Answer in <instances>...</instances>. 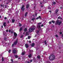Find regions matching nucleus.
Here are the masks:
<instances>
[{
	"label": "nucleus",
	"mask_w": 63,
	"mask_h": 63,
	"mask_svg": "<svg viewBox=\"0 0 63 63\" xmlns=\"http://www.w3.org/2000/svg\"><path fill=\"white\" fill-rule=\"evenodd\" d=\"M32 28H30L29 30V32H32L33 31L35 30V29H36V26H35L33 25L32 26Z\"/></svg>",
	"instance_id": "obj_1"
},
{
	"label": "nucleus",
	"mask_w": 63,
	"mask_h": 63,
	"mask_svg": "<svg viewBox=\"0 0 63 63\" xmlns=\"http://www.w3.org/2000/svg\"><path fill=\"white\" fill-rule=\"evenodd\" d=\"M49 59L50 60H53L55 59V56L53 55H52L49 56Z\"/></svg>",
	"instance_id": "obj_2"
},
{
	"label": "nucleus",
	"mask_w": 63,
	"mask_h": 63,
	"mask_svg": "<svg viewBox=\"0 0 63 63\" xmlns=\"http://www.w3.org/2000/svg\"><path fill=\"white\" fill-rule=\"evenodd\" d=\"M61 23H62V22L61 21L59 22V20H57L55 22V24L56 25H57L58 24L59 25H60Z\"/></svg>",
	"instance_id": "obj_3"
},
{
	"label": "nucleus",
	"mask_w": 63,
	"mask_h": 63,
	"mask_svg": "<svg viewBox=\"0 0 63 63\" xmlns=\"http://www.w3.org/2000/svg\"><path fill=\"white\" fill-rule=\"evenodd\" d=\"M17 43H18L17 40H16V41L14 42V43L12 44V47H13L14 46L16 45L17 44Z\"/></svg>",
	"instance_id": "obj_4"
},
{
	"label": "nucleus",
	"mask_w": 63,
	"mask_h": 63,
	"mask_svg": "<svg viewBox=\"0 0 63 63\" xmlns=\"http://www.w3.org/2000/svg\"><path fill=\"white\" fill-rule=\"evenodd\" d=\"M21 9L22 10V11L23 12L24 11V10H25V8H24V5H22Z\"/></svg>",
	"instance_id": "obj_5"
},
{
	"label": "nucleus",
	"mask_w": 63,
	"mask_h": 63,
	"mask_svg": "<svg viewBox=\"0 0 63 63\" xmlns=\"http://www.w3.org/2000/svg\"><path fill=\"white\" fill-rule=\"evenodd\" d=\"M16 50L15 49L13 50L12 51V52L13 53H16Z\"/></svg>",
	"instance_id": "obj_6"
},
{
	"label": "nucleus",
	"mask_w": 63,
	"mask_h": 63,
	"mask_svg": "<svg viewBox=\"0 0 63 63\" xmlns=\"http://www.w3.org/2000/svg\"><path fill=\"white\" fill-rule=\"evenodd\" d=\"M25 46L26 47V48H28V47H29V46H28V45L27 44H25Z\"/></svg>",
	"instance_id": "obj_7"
},
{
	"label": "nucleus",
	"mask_w": 63,
	"mask_h": 63,
	"mask_svg": "<svg viewBox=\"0 0 63 63\" xmlns=\"http://www.w3.org/2000/svg\"><path fill=\"white\" fill-rule=\"evenodd\" d=\"M14 36L15 37H17V34L16 33V32H14Z\"/></svg>",
	"instance_id": "obj_8"
},
{
	"label": "nucleus",
	"mask_w": 63,
	"mask_h": 63,
	"mask_svg": "<svg viewBox=\"0 0 63 63\" xmlns=\"http://www.w3.org/2000/svg\"><path fill=\"white\" fill-rule=\"evenodd\" d=\"M37 27H38V28L40 30V29H41V28H40L41 27V25H38V26Z\"/></svg>",
	"instance_id": "obj_9"
},
{
	"label": "nucleus",
	"mask_w": 63,
	"mask_h": 63,
	"mask_svg": "<svg viewBox=\"0 0 63 63\" xmlns=\"http://www.w3.org/2000/svg\"><path fill=\"white\" fill-rule=\"evenodd\" d=\"M6 22H4L3 24V25L4 27H5V26H6Z\"/></svg>",
	"instance_id": "obj_10"
},
{
	"label": "nucleus",
	"mask_w": 63,
	"mask_h": 63,
	"mask_svg": "<svg viewBox=\"0 0 63 63\" xmlns=\"http://www.w3.org/2000/svg\"><path fill=\"white\" fill-rule=\"evenodd\" d=\"M29 5L28 4H27L26 5V8L27 9H28L29 7Z\"/></svg>",
	"instance_id": "obj_11"
},
{
	"label": "nucleus",
	"mask_w": 63,
	"mask_h": 63,
	"mask_svg": "<svg viewBox=\"0 0 63 63\" xmlns=\"http://www.w3.org/2000/svg\"><path fill=\"white\" fill-rule=\"evenodd\" d=\"M35 46V43H32V44L31 45V46L32 47H33Z\"/></svg>",
	"instance_id": "obj_12"
},
{
	"label": "nucleus",
	"mask_w": 63,
	"mask_h": 63,
	"mask_svg": "<svg viewBox=\"0 0 63 63\" xmlns=\"http://www.w3.org/2000/svg\"><path fill=\"white\" fill-rule=\"evenodd\" d=\"M28 14V13H27V12H26L25 13V17H26L27 16Z\"/></svg>",
	"instance_id": "obj_13"
},
{
	"label": "nucleus",
	"mask_w": 63,
	"mask_h": 63,
	"mask_svg": "<svg viewBox=\"0 0 63 63\" xmlns=\"http://www.w3.org/2000/svg\"><path fill=\"white\" fill-rule=\"evenodd\" d=\"M58 11H59V10L58 9L56 10L55 11L56 14H57V13L58 12Z\"/></svg>",
	"instance_id": "obj_14"
},
{
	"label": "nucleus",
	"mask_w": 63,
	"mask_h": 63,
	"mask_svg": "<svg viewBox=\"0 0 63 63\" xmlns=\"http://www.w3.org/2000/svg\"><path fill=\"white\" fill-rule=\"evenodd\" d=\"M28 57L29 58H30V57H32V56H31V54H30L28 56Z\"/></svg>",
	"instance_id": "obj_15"
},
{
	"label": "nucleus",
	"mask_w": 63,
	"mask_h": 63,
	"mask_svg": "<svg viewBox=\"0 0 63 63\" xmlns=\"http://www.w3.org/2000/svg\"><path fill=\"white\" fill-rule=\"evenodd\" d=\"M15 20L14 19H13L12 21V23H14L15 22Z\"/></svg>",
	"instance_id": "obj_16"
},
{
	"label": "nucleus",
	"mask_w": 63,
	"mask_h": 63,
	"mask_svg": "<svg viewBox=\"0 0 63 63\" xmlns=\"http://www.w3.org/2000/svg\"><path fill=\"white\" fill-rule=\"evenodd\" d=\"M22 30V28L21 27L19 30V31L20 32V31H21Z\"/></svg>",
	"instance_id": "obj_17"
},
{
	"label": "nucleus",
	"mask_w": 63,
	"mask_h": 63,
	"mask_svg": "<svg viewBox=\"0 0 63 63\" xmlns=\"http://www.w3.org/2000/svg\"><path fill=\"white\" fill-rule=\"evenodd\" d=\"M15 57L16 58H18V56L17 55H15Z\"/></svg>",
	"instance_id": "obj_18"
},
{
	"label": "nucleus",
	"mask_w": 63,
	"mask_h": 63,
	"mask_svg": "<svg viewBox=\"0 0 63 63\" xmlns=\"http://www.w3.org/2000/svg\"><path fill=\"white\" fill-rule=\"evenodd\" d=\"M27 28H25L24 30V31H25V32H26V31H27Z\"/></svg>",
	"instance_id": "obj_19"
},
{
	"label": "nucleus",
	"mask_w": 63,
	"mask_h": 63,
	"mask_svg": "<svg viewBox=\"0 0 63 63\" xmlns=\"http://www.w3.org/2000/svg\"><path fill=\"white\" fill-rule=\"evenodd\" d=\"M46 63H51V62L49 61H47L46 62Z\"/></svg>",
	"instance_id": "obj_20"
},
{
	"label": "nucleus",
	"mask_w": 63,
	"mask_h": 63,
	"mask_svg": "<svg viewBox=\"0 0 63 63\" xmlns=\"http://www.w3.org/2000/svg\"><path fill=\"white\" fill-rule=\"evenodd\" d=\"M58 19H62V18L61 17H60V16L59 17H58Z\"/></svg>",
	"instance_id": "obj_21"
},
{
	"label": "nucleus",
	"mask_w": 63,
	"mask_h": 63,
	"mask_svg": "<svg viewBox=\"0 0 63 63\" xmlns=\"http://www.w3.org/2000/svg\"><path fill=\"white\" fill-rule=\"evenodd\" d=\"M40 56H38L37 57V58H38V59H40Z\"/></svg>",
	"instance_id": "obj_22"
},
{
	"label": "nucleus",
	"mask_w": 63,
	"mask_h": 63,
	"mask_svg": "<svg viewBox=\"0 0 63 63\" xmlns=\"http://www.w3.org/2000/svg\"><path fill=\"white\" fill-rule=\"evenodd\" d=\"M44 43L45 45H47V41H46V40L44 41Z\"/></svg>",
	"instance_id": "obj_23"
},
{
	"label": "nucleus",
	"mask_w": 63,
	"mask_h": 63,
	"mask_svg": "<svg viewBox=\"0 0 63 63\" xmlns=\"http://www.w3.org/2000/svg\"><path fill=\"white\" fill-rule=\"evenodd\" d=\"M51 22L52 23H55V21L53 20Z\"/></svg>",
	"instance_id": "obj_24"
},
{
	"label": "nucleus",
	"mask_w": 63,
	"mask_h": 63,
	"mask_svg": "<svg viewBox=\"0 0 63 63\" xmlns=\"http://www.w3.org/2000/svg\"><path fill=\"white\" fill-rule=\"evenodd\" d=\"M2 61H4V58L3 57H2Z\"/></svg>",
	"instance_id": "obj_25"
},
{
	"label": "nucleus",
	"mask_w": 63,
	"mask_h": 63,
	"mask_svg": "<svg viewBox=\"0 0 63 63\" xmlns=\"http://www.w3.org/2000/svg\"><path fill=\"white\" fill-rule=\"evenodd\" d=\"M53 4H54V5H55V4H56V2L54 1L53 2Z\"/></svg>",
	"instance_id": "obj_26"
},
{
	"label": "nucleus",
	"mask_w": 63,
	"mask_h": 63,
	"mask_svg": "<svg viewBox=\"0 0 63 63\" xmlns=\"http://www.w3.org/2000/svg\"><path fill=\"white\" fill-rule=\"evenodd\" d=\"M22 26V25H21V24H20V23H19V26L20 27V26Z\"/></svg>",
	"instance_id": "obj_27"
},
{
	"label": "nucleus",
	"mask_w": 63,
	"mask_h": 63,
	"mask_svg": "<svg viewBox=\"0 0 63 63\" xmlns=\"http://www.w3.org/2000/svg\"><path fill=\"white\" fill-rule=\"evenodd\" d=\"M25 54V53L24 52H22V55H24V54Z\"/></svg>",
	"instance_id": "obj_28"
},
{
	"label": "nucleus",
	"mask_w": 63,
	"mask_h": 63,
	"mask_svg": "<svg viewBox=\"0 0 63 63\" xmlns=\"http://www.w3.org/2000/svg\"><path fill=\"white\" fill-rule=\"evenodd\" d=\"M38 17L39 18H40V19H41V18H42V17L40 16H39Z\"/></svg>",
	"instance_id": "obj_29"
},
{
	"label": "nucleus",
	"mask_w": 63,
	"mask_h": 63,
	"mask_svg": "<svg viewBox=\"0 0 63 63\" xmlns=\"http://www.w3.org/2000/svg\"><path fill=\"white\" fill-rule=\"evenodd\" d=\"M55 36L56 38H58V36L57 35H56Z\"/></svg>",
	"instance_id": "obj_30"
},
{
	"label": "nucleus",
	"mask_w": 63,
	"mask_h": 63,
	"mask_svg": "<svg viewBox=\"0 0 63 63\" xmlns=\"http://www.w3.org/2000/svg\"><path fill=\"white\" fill-rule=\"evenodd\" d=\"M11 50L10 49L8 51L9 53H10V52H11Z\"/></svg>",
	"instance_id": "obj_31"
},
{
	"label": "nucleus",
	"mask_w": 63,
	"mask_h": 63,
	"mask_svg": "<svg viewBox=\"0 0 63 63\" xmlns=\"http://www.w3.org/2000/svg\"><path fill=\"white\" fill-rule=\"evenodd\" d=\"M1 7H3V8H4V5H1Z\"/></svg>",
	"instance_id": "obj_32"
},
{
	"label": "nucleus",
	"mask_w": 63,
	"mask_h": 63,
	"mask_svg": "<svg viewBox=\"0 0 63 63\" xmlns=\"http://www.w3.org/2000/svg\"><path fill=\"white\" fill-rule=\"evenodd\" d=\"M34 19H35V18H33L31 20H34Z\"/></svg>",
	"instance_id": "obj_33"
},
{
	"label": "nucleus",
	"mask_w": 63,
	"mask_h": 63,
	"mask_svg": "<svg viewBox=\"0 0 63 63\" xmlns=\"http://www.w3.org/2000/svg\"><path fill=\"white\" fill-rule=\"evenodd\" d=\"M42 23L41 22H39L38 23V25H40V24H42Z\"/></svg>",
	"instance_id": "obj_34"
},
{
	"label": "nucleus",
	"mask_w": 63,
	"mask_h": 63,
	"mask_svg": "<svg viewBox=\"0 0 63 63\" xmlns=\"http://www.w3.org/2000/svg\"><path fill=\"white\" fill-rule=\"evenodd\" d=\"M11 61H12V63H13L14 62V61H13V59H11Z\"/></svg>",
	"instance_id": "obj_35"
},
{
	"label": "nucleus",
	"mask_w": 63,
	"mask_h": 63,
	"mask_svg": "<svg viewBox=\"0 0 63 63\" xmlns=\"http://www.w3.org/2000/svg\"><path fill=\"white\" fill-rule=\"evenodd\" d=\"M5 7L4 8L5 9H6V8H7V5H5Z\"/></svg>",
	"instance_id": "obj_36"
},
{
	"label": "nucleus",
	"mask_w": 63,
	"mask_h": 63,
	"mask_svg": "<svg viewBox=\"0 0 63 63\" xmlns=\"http://www.w3.org/2000/svg\"><path fill=\"white\" fill-rule=\"evenodd\" d=\"M4 40H6L7 39V38H6V37H4Z\"/></svg>",
	"instance_id": "obj_37"
},
{
	"label": "nucleus",
	"mask_w": 63,
	"mask_h": 63,
	"mask_svg": "<svg viewBox=\"0 0 63 63\" xmlns=\"http://www.w3.org/2000/svg\"><path fill=\"white\" fill-rule=\"evenodd\" d=\"M31 38V37H30V36H29L28 37V39H30V38Z\"/></svg>",
	"instance_id": "obj_38"
},
{
	"label": "nucleus",
	"mask_w": 63,
	"mask_h": 63,
	"mask_svg": "<svg viewBox=\"0 0 63 63\" xmlns=\"http://www.w3.org/2000/svg\"><path fill=\"white\" fill-rule=\"evenodd\" d=\"M49 24H51V21L49 22Z\"/></svg>",
	"instance_id": "obj_39"
},
{
	"label": "nucleus",
	"mask_w": 63,
	"mask_h": 63,
	"mask_svg": "<svg viewBox=\"0 0 63 63\" xmlns=\"http://www.w3.org/2000/svg\"><path fill=\"white\" fill-rule=\"evenodd\" d=\"M26 36H27V35H28V32H26Z\"/></svg>",
	"instance_id": "obj_40"
},
{
	"label": "nucleus",
	"mask_w": 63,
	"mask_h": 63,
	"mask_svg": "<svg viewBox=\"0 0 63 63\" xmlns=\"http://www.w3.org/2000/svg\"><path fill=\"white\" fill-rule=\"evenodd\" d=\"M13 33H14V32L13 31H11V34H13Z\"/></svg>",
	"instance_id": "obj_41"
},
{
	"label": "nucleus",
	"mask_w": 63,
	"mask_h": 63,
	"mask_svg": "<svg viewBox=\"0 0 63 63\" xmlns=\"http://www.w3.org/2000/svg\"><path fill=\"white\" fill-rule=\"evenodd\" d=\"M37 13H35V16H37Z\"/></svg>",
	"instance_id": "obj_42"
},
{
	"label": "nucleus",
	"mask_w": 63,
	"mask_h": 63,
	"mask_svg": "<svg viewBox=\"0 0 63 63\" xmlns=\"http://www.w3.org/2000/svg\"><path fill=\"white\" fill-rule=\"evenodd\" d=\"M23 35H22L21 36V38H23Z\"/></svg>",
	"instance_id": "obj_43"
},
{
	"label": "nucleus",
	"mask_w": 63,
	"mask_h": 63,
	"mask_svg": "<svg viewBox=\"0 0 63 63\" xmlns=\"http://www.w3.org/2000/svg\"><path fill=\"white\" fill-rule=\"evenodd\" d=\"M41 27H43V26H44V25L43 24H42L41 26Z\"/></svg>",
	"instance_id": "obj_44"
},
{
	"label": "nucleus",
	"mask_w": 63,
	"mask_h": 63,
	"mask_svg": "<svg viewBox=\"0 0 63 63\" xmlns=\"http://www.w3.org/2000/svg\"><path fill=\"white\" fill-rule=\"evenodd\" d=\"M8 31H9L8 30H7L6 31L7 32H8Z\"/></svg>",
	"instance_id": "obj_45"
},
{
	"label": "nucleus",
	"mask_w": 63,
	"mask_h": 63,
	"mask_svg": "<svg viewBox=\"0 0 63 63\" xmlns=\"http://www.w3.org/2000/svg\"><path fill=\"white\" fill-rule=\"evenodd\" d=\"M32 60H31L30 61V62H32Z\"/></svg>",
	"instance_id": "obj_46"
},
{
	"label": "nucleus",
	"mask_w": 63,
	"mask_h": 63,
	"mask_svg": "<svg viewBox=\"0 0 63 63\" xmlns=\"http://www.w3.org/2000/svg\"><path fill=\"white\" fill-rule=\"evenodd\" d=\"M37 33H39V31H37Z\"/></svg>",
	"instance_id": "obj_47"
},
{
	"label": "nucleus",
	"mask_w": 63,
	"mask_h": 63,
	"mask_svg": "<svg viewBox=\"0 0 63 63\" xmlns=\"http://www.w3.org/2000/svg\"><path fill=\"white\" fill-rule=\"evenodd\" d=\"M39 17H37L36 18V19H39Z\"/></svg>",
	"instance_id": "obj_48"
},
{
	"label": "nucleus",
	"mask_w": 63,
	"mask_h": 63,
	"mask_svg": "<svg viewBox=\"0 0 63 63\" xmlns=\"http://www.w3.org/2000/svg\"><path fill=\"white\" fill-rule=\"evenodd\" d=\"M62 32H60V34H62Z\"/></svg>",
	"instance_id": "obj_49"
},
{
	"label": "nucleus",
	"mask_w": 63,
	"mask_h": 63,
	"mask_svg": "<svg viewBox=\"0 0 63 63\" xmlns=\"http://www.w3.org/2000/svg\"><path fill=\"white\" fill-rule=\"evenodd\" d=\"M4 19H7V17H5Z\"/></svg>",
	"instance_id": "obj_50"
},
{
	"label": "nucleus",
	"mask_w": 63,
	"mask_h": 63,
	"mask_svg": "<svg viewBox=\"0 0 63 63\" xmlns=\"http://www.w3.org/2000/svg\"><path fill=\"white\" fill-rule=\"evenodd\" d=\"M49 12H50V13H51V11L50 10L49 11Z\"/></svg>",
	"instance_id": "obj_51"
},
{
	"label": "nucleus",
	"mask_w": 63,
	"mask_h": 63,
	"mask_svg": "<svg viewBox=\"0 0 63 63\" xmlns=\"http://www.w3.org/2000/svg\"><path fill=\"white\" fill-rule=\"evenodd\" d=\"M60 9H62V8H63V7H62L61 6L60 7Z\"/></svg>",
	"instance_id": "obj_52"
},
{
	"label": "nucleus",
	"mask_w": 63,
	"mask_h": 63,
	"mask_svg": "<svg viewBox=\"0 0 63 63\" xmlns=\"http://www.w3.org/2000/svg\"><path fill=\"white\" fill-rule=\"evenodd\" d=\"M11 32V30H9V32Z\"/></svg>",
	"instance_id": "obj_53"
},
{
	"label": "nucleus",
	"mask_w": 63,
	"mask_h": 63,
	"mask_svg": "<svg viewBox=\"0 0 63 63\" xmlns=\"http://www.w3.org/2000/svg\"><path fill=\"white\" fill-rule=\"evenodd\" d=\"M1 28H3V25L1 26Z\"/></svg>",
	"instance_id": "obj_54"
},
{
	"label": "nucleus",
	"mask_w": 63,
	"mask_h": 63,
	"mask_svg": "<svg viewBox=\"0 0 63 63\" xmlns=\"http://www.w3.org/2000/svg\"><path fill=\"white\" fill-rule=\"evenodd\" d=\"M29 42L30 44V43H31V41H29Z\"/></svg>",
	"instance_id": "obj_55"
},
{
	"label": "nucleus",
	"mask_w": 63,
	"mask_h": 63,
	"mask_svg": "<svg viewBox=\"0 0 63 63\" xmlns=\"http://www.w3.org/2000/svg\"><path fill=\"white\" fill-rule=\"evenodd\" d=\"M27 63H29V62L28 61V62H27Z\"/></svg>",
	"instance_id": "obj_56"
},
{
	"label": "nucleus",
	"mask_w": 63,
	"mask_h": 63,
	"mask_svg": "<svg viewBox=\"0 0 63 63\" xmlns=\"http://www.w3.org/2000/svg\"><path fill=\"white\" fill-rule=\"evenodd\" d=\"M41 7H43V6L42 5V6H41Z\"/></svg>",
	"instance_id": "obj_57"
},
{
	"label": "nucleus",
	"mask_w": 63,
	"mask_h": 63,
	"mask_svg": "<svg viewBox=\"0 0 63 63\" xmlns=\"http://www.w3.org/2000/svg\"><path fill=\"white\" fill-rule=\"evenodd\" d=\"M35 8H36V7L34 6V9H35Z\"/></svg>",
	"instance_id": "obj_58"
},
{
	"label": "nucleus",
	"mask_w": 63,
	"mask_h": 63,
	"mask_svg": "<svg viewBox=\"0 0 63 63\" xmlns=\"http://www.w3.org/2000/svg\"><path fill=\"white\" fill-rule=\"evenodd\" d=\"M40 4L41 5V4H42V2H40Z\"/></svg>",
	"instance_id": "obj_59"
},
{
	"label": "nucleus",
	"mask_w": 63,
	"mask_h": 63,
	"mask_svg": "<svg viewBox=\"0 0 63 63\" xmlns=\"http://www.w3.org/2000/svg\"><path fill=\"white\" fill-rule=\"evenodd\" d=\"M33 17H35V16L34 15H33Z\"/></svg>",
	"instance_id": "obj_60"
},
{
	"label": "nucleus",
	"mask_w": 63,
	"mask_h": 63,
	"mask_svg": "<svg viewBox=\"0 0 63 63\" xmlns=\"http://www.w3.org/2000/svg\"><path fill=\"white\" fill-rule=\"evenodd\" d=\"M30 52H31V50H30Z\"/></svg>",
	"instance_id": "obj_61"
},
{
	"label": "nucleus",
	"mask_w": 63,
	"mask_h": 63,
	"mask_svg": "<svg viewBox=\"0 0 63 63\" xmlns=\"http://www.w3.org/2000/svg\"><path fill=\"white\" fill-rule=\"evenodd\" d=\"M37 36V35H36L35 36V37H36Z\"/></svg>",
	"instance_id": "obj_62"
},
{
	"label": "nucleus",
	"mask_w": 63,
	"mask_h": 63,
	"mask_svg": "<svg viewBox=\"0 0 63 63\" xmlns=\"http://www.w3.org/2000/svg\"><path fill=\"white\" fill-rule=\"evenodd\" d=\"M0 18H1V16L0 15Z\"/></svg>",
	"instance_id": "obj_63"
},
{
	"label": "nucleus",
	"mask_w": 63,
	"mask_h": 63,
	"mask_svg": "<svg viewBox=\"0 0 63 63\" xmlns=\"http://www.w3.org/2000/svg\"><path fill=\"white\" fill-rule=\"evenodd\" d=\"M9 21H8V23H9Z\"/></svg>",
	"instance_id": "obj_64"
}]
</instances>
